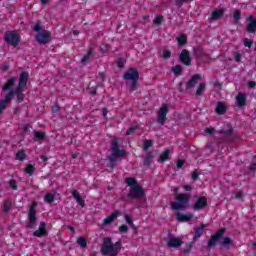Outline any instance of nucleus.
Wrapping results in <instances>:
<instances>
[{
    "label": "nucleus",
    "mask_w": 256,
    "mask_h": 256,
    "mask_svg": "<svg viewBox=\"0 0 256 256\" xmlns=\"http://www.w3.org/2000/svg\"><path fill=\"white\" fill-rule=\"evenodd\" d=\"M119 251H121V242L113 244V240L110 237L104 238L101 248L102 255L117 256L119 255Z\"/></svg>",
    "instance_id": "obj_1"
},
{
    "label": "nucleus",
    "mask_w": 256,
    "mask_h": 256,
    "mask_svg": "<svg viewBox=\"0 0 256 256\" xmlns=\"http://www.w3.org/2000/svg\"><path fill=\"white\" fill-rule=\"evenodd\" d=\"M29 79L28 72H22L19 77L18 86L15 88V91H12L13 95L17 99V103H23L25 101V94L23 93V88L27 87V81Z\"/></svg>",
    "instance_id": "obj_2"
},
{
    "label": "nucleus",
    "mask_w": 256,
    "mask_h": 256,
    "mask_svg": "<svg viewBox=\"0 0 256 256\" xmlns=\"http://www.w3.org/2000/svg\"><path fill=\"white\" fill-rule=\"evenodd\" d=\"M223 235H225V228H220L209 239L208 247H215V245H217V243H219V245H221V247H227V245H231V241H232L231 238H229V237L223 238Z\"/></svg>",
    "instance_id": "obj_3"
},
{
    "label": "nucleus",
    "mask_w": 256,
    "mask_h": 256,
    "mask_svg": "<svg viewBox=\"0 0 256 256\" xmlns=\"http://www.w3.org/2000/svg\"><path fill=\"white\" fill-rule=\"evenodd\" d=\"M176 202H171L170 207L174 211H185L189 207L191 194L180 193L175 197Z\"/></svg>",
    "instance_id": "obj_4"
},
{
    "label": "nucleus",
    "mask_w": 256,
    "mask_h": 256,
    "mask_svg": "<svg viewBox=\"0 0 256 256\" xmlns=\"http://www.w3.org/2000/svg\"><path fill=\"white\" fill-rule=\"evenodd\" d=\"M111 151L112 153L109 157V166L111 167V169H113L115 168V163H117V159L119 157H125V155H127V152L125 150L119 149V140L117 138L111 141Z\"/></svg>",
    "instance_id": "obj_5"
},
{
    "label": "nucleus",
    "mask_w": 256,
    "mask_h": 256,
    "mask_svg": "<svg viewBox=\"0 0 256 256\" xmlns=\"http://www.w3.org/2000/svg\"><path fill=\"white\" fill-rule=\"evenodd\" d=\"M37 205H39L37 201L32 202L30 205L27 222L28 229H33V225L37 223Z\"/></svg>",
    "instance_id": "obj_6"
},
{
    "label": "nucleus",
    "mask_w": 256,
    "mask_h": 256,
    "mask_svg": "<svg viewBox=\"0 0 256 256\" xmlns=\"http://www.w3.org/2000/svg\"><path fill=\"white\" fill-rule=\"evenodd\" d=\"M4 41L8 43V45H12V47H17L19 45V34L13 31H7L4 34Z\"/></svg>",
    "instance_id": "obj_7"
},
{
    "label": "nucleus",
    "mask_w": 256,
    "mask_h": 256,
    "mask_svg": "<svg viewBox=\"0 0 256 256\" xmlns=\"http://www.w3.org/2000/svg\"><path fill=\"white\" fill-rule=\"evenodd\" d=\"M128 197L130 199H143V197H145V190L139 185L133 186L128 192Z\"/></svg>",
    "instance_id": "obj_8"
},
{
    "label": "nucleus",
    "mask_w": 256,
    "mask_h": 256,
    "mask_svg": "<svg viewBox=\"0 0 256 256\" xmlns=\"http://www.w3.org/2000/svg\"><path fill=\"white\" fill-rule=\"evenodd\" d=\"M36 41L40 45H47L51 41V32L43 30L36 35Z\"/></svg>",
    "instance_id": "obj_9"
},
{
    "label": "nucleus",
    "mask_w": 256,
    "mask_h": 256,
    "mask_svg": "<svg viewBox=\"0 0 256 256\" xmlns=\"http://www.w3.org/2000/svg\"><path fill=\"white\" fill-rule=\"evenodd\" d=\"M167 113H169V106H167V104H162L158 111L157 123L165 125V121H167Z\"/></svg>",
    "instance_id": "obj_10"
},
{
    "label": "nucleus",
    "mask_w": 256,
    "mask_h": 256,
    "mask_svg": "<svg viewBox=\"0 0 256 256\" xmlns=\"http://www.w3.org/2000/svg\"><path fill=\"white\" fill-rule=\"evenodd\" d=\"M197 201L192 206L193 211H201V209H205L207 205V197L205 196H196Z\"/></svg>",
    "instance_id": "obj_11"
},
{
    "label": "nucleus",
    "mask_w": 256,
    "mask_h": 256,
    "mask_svg": "<svg viewBox=\"0 0 256 256\" xmlns=\"http://www.w3.org/2000/svg\"><path fill=\"white\" fill-rule=\"evenodd\" d=\"M228 129H221L219 130L220 135H224L225 138L223 139V141H233V139H235V134L233 132V127H231L230 124H227Z\"/></svg>",
    "instance_id": "obj_12"
},
{
    "label": "nucleus",
    "mask_w": 256,
    "mask_h": 256,
    "mask_svg": "<svg viewBox=\"0 0 256 256\" xmlns=\"http://www.w3.org/2000/svg\"><path fill=\"white\" fill-rule=\"evenodd\" d=\"M15 95L13 94V92H8L4 98L2 100H0V115L1 113H3V111H5V109H7V104L11 103V101H13V97Z\"/></svg>",
    "instance_id": "obj_13"
},
{
    "label": "nucleus",
    "mask_w": 256,
    "mask_h": 256,
    "mask_svg": "<svg viewBox=\"0 0 256 256\" xmlns=\"http://www.w3.org/2000/svg\"><path fill=\"white\" fill-rule=\"evenodd\" d=\"M124 79L126 81H139V71L135 68H130L125 74Z\"/></svg>",
    "instance_id": "obj_14"
},
{
    "label": "nucleus",
    "mask_w": 256,
    "mask_h": 256,
    "mask_svg": "<svg viewBox=\"0 0 256 256\" xmlns=\"http://www.w3.org/2000/svg\"><path fill=\"white\" fill-rule=\"evenodd\" d=\"M47 224L40 222L39 229L33 232L34 237H47Z\"/></svg>",
    "instance_id": "obj_15"
},
{
    "label": "nucleus",
    "mask_w": 256,
    "mask_h": 256,
    "mask_svg": "<svg viewBox=\"0 0 256 256\" xmlns=\"http://www.w3.org/2000/svg\"><path fill=\"white\" fill-rule=\"evenodd\" d=\"M180 61L183 65L189 66L191 65V55L187 50H182L180 53Z\"/></svg>",
    "instance_id": "obj_16"
},
{
    "label": "nucleus",
    "mask_w": 256,
    "mask_h": 256,
    "mask_svg": "<svg viewBox=\"0 0 256 256\" xmlns=\"http://www.w3.org/2000/svg\"><path fill=\"white\" fill-rule=\"evenodd\" d=\"M16 81H17V78L15 77H11L10 79H8L5 82V84L2 86V91H9L8 93H10V91H15V89L13 90V87Z\"/></svg>",
    "instance_id": "obj_17"
},
{
    "label": "nucleus",
    "mask_w": 256,
    "mask_h": 256,
    "mask_svg": "<svg viewBox=\"0 0 256 256\" xmlns=\"http://www.w3.org/2000/svg\"><path fill=\"white\" fill-rule=\"evenodd\" d=\"M176 219L180 222V223H185L187 221H191V219H193V214L188 213V214H183L181 212H176Z\"/></svg>",
    "instance_id": "obj_18"
},
{
    "label": "nucleus",
    "mask_w": 256,
    "mask_h": 256,
    "mask_svg": "<svg viewBox=\"0 0 256 256\" xmlns=\"http://www.w3.org/2000/svg\"><path fill=\"white\" fill-rule=\"evenodd\" d=\"M119 215H121V212H119V210H115L110 216L103 220V225H111V223L114 222Z\"/></svg>",
    "instance_id": "obj_19"
},
{
    "label": "nucleus",
    "mask_w": 256,
    "mask_h": 256,
    "mask_svg": "<svg viewBox=\"0 0 256 256\" xmlns=\"http://www.w3.org/2000/svg\"><path fill=\"white\" fill-rule=\"evenodd\" d=\"M168 247H181L183 245V240L181 238H175V237H170L167 242Z\"/></svg>",
    "instance_id": "obj_20"
},
{
    "label": "nucleus",
    "mask_w": 256,
    "mask_h": 256,
    "mask_svg": "<svg viewBox=\"0 0 256 256\" xmlns=\"http://www.w3.org/2000/svg\"><path fill=\"white\" fill-rule=\"evenodd\" d=\"M248 20L250 21L248 23V26L246 28L248 33H255L256 31V19L253 15L248 17Z\"/></svg>",
    "instance_id": "obj_21"
},
{
    "label": "nucleus",
    "mask_w": 256,
    "mask_h": 256,
    "mask_svg": "<svg viewBox=\"0 0 256 256\" xmlns=\"http://www.w3.org/2000/svg\"><path fill=\"white\" fill-rule=\"evenodd\" d=\"M199 79H201V74H194L188 81V84L186 86L187 89H193V87L197 85Z\"/></svg>",
    "instance_id": "obj_22"
},
{
    "label": "nucleus",
    "mask_w": 256,
    "mask_h": 256,
    "mask_svg": "<svg viewBox=\"0 0 256 256\" xmlns=\"http://www.w3.org/2000/svg\"><path fill=\"white\" fill-rule=\"evenodd\" d=\"M236 103L238 107H244L245 103H247V95L244 93H238L236 96Z\"/></svg>",
    "instance_id": "obj_23"
},
{
    "label": "nucleus",
    "mask_w": 256,
    "mask_h": 256,
    "mask_svg": "<svg viewBox=\"0 0 256 256\" xmlns=\"http://www.w3.org/2000/svg\"><path fill=\"white\" fill-rule=\"evenodd\" d=\"M72 195L74 197V199L76 200V202L78 203V205H80V207H85V201H83V198H81V194H79V191L74 190L72 192Z\"/></svg>",
    "instance_id": "obj_24"
},
{
    "label": "nucleus",
    "mask_w": 256,
    "mask_h": 256,
    "mask_svg": "<svg viewBox=\"0 0 256 256\" xmlns=\"http://www.w3.org/2000/svg\"><path fill=\"white\" fill-rule=\"evenodd\" d=\"M204 229H205V224H201L200 227L195 229L193 241H197L201 237V235H203Z\"/></svg>",
    "instance_id": "obj_25"
},
{
    "label": "nucleus",
    "mask_w": 256,
    "mask_h": 256,
    "mask_svg": "<svg viewBox=\"0 0 256 256\" xmlns=\"http://www.w3.org/2000/svg\"><path fill=\"white\" fill-rule=\"evenodd\" d=\"M153 161V153L149 152L145 155L143 165L144 167H150Z\"/></svg>",
    "instance_id": "obj_26"
},
{
    "label": "nucleus",
    "mask_w": 256,
    "mask_h": 256,
    "mask_svg": "<svg viewBox=\"0 0 256 256\" xmlns=\"http://www.w3.org/2000/svg\"><path fill=\"white\" fill-rule=\"evenodd\" d=\"M216 113H218V115H225V113H227V108H225V104H223V102H218L216 106Z\"/></svg>",
    "instance_id": "obj_27"
},
{
    "label": "nucleus",
    "mask_w": 256,
    "mask_h": 256,
    "mask_svg": "<svg viewBox=\"0 0 256 256\" xmlns=\"http://www.w3.org/2000/svg\"><path fill=\"white\" fill-rule=\"evenodd\" d=\"M93 51H95V48H90L85 54L81 60L82 65H85V63H88V61L91 59V55H93Z\"/></svg>",
    "instance_id": "obj_28"
},
{
    "label": "nucleus",
    "mask_w": 256,
    "mask_h": 256,
    "mask_svg": "<svg viewBox=\"0 0 256 256\" xmlns=\"http://www.w3.org/2000/svg\"><path fill=\"white\" fill-rule=\"evenodd\" d=\"M171 155V150L166 149L159 157L158 161L161 163H165V161H168L169 156Z\"/></svg>",
    "instance_id": "obj_29"
},
{
    "label": "nucleus",
    "mask_w": 256,
    "mask_h": 256,
    "mask_svg": "<svg viewBox=\"0 0 256 256\" xmlns=\"http://www.w3.org/2000/svg\"><path fill=\"white\" fill-rule=\"evenodd\" d=\"M125 183L132 189V187H137V179L135 177H128L125 179Z\"/></svg>",
    "instance_id": "obj_30"
},
{
    "label": "nucleus",
    "mask_w": 256,
    "mask_h": 256,
    "mask_svg": "<svg viewBox=\"0 0 256 256\" xmlns=\"http://www.w3.org/2000/svg\"><path fill=\"white\" fill-rule=\"evenodd\" d=\"M53 201H55V194H53V193H47V194L44 196V203L51 204V203H53Z\"/></svg>",
    "instance_id": "obj_31"
},
{
    "label": "nucleus",
    "mask_w": 256,
    "mask_h": 256,
    "mask_svg": "<svg viewBox=\"0 0 256 256\" xmlns=\"http://www.w3.org/2000/svg\"><path fill=\"white\" fill-rule=\"evenodd\" d=\"M27 158V154L25 153V150H20L16 153V159L18 161H25Z\"/></svg>",
    "instance_id": "obj_32"
},
{
    "label": "nucleus",
    "mask_w": 256,
    "mask_h": 256,
    "mask_svg": "<svg viewBox=\"0 0 256 256\" xmlns=\"http://www.w3.org/2000/svg\"><path fill=\"white\" fill-rule=\"evenodd\" d=\"M178 45L183 46L187 43V36L185 34H182L177 37Z\"/></svg>",
    "instance_id": "obj_33"
},
{
    "label": "nucleus",
    "mask_w": 256,
    "mask_h": 256,
    "mask_svg": "<svg viewBox=\"0 0 256 256\" xmlns=\"http://www.w3.org/2000/svg\"><path fill=\"white\" fill-rule=\"evenodd\" d=\"M11 207H13V203L11 202V200H6L3 206V211L4 213H8V211L11 209Z\"/></svg>",
    "instance_id": "obj_34"
},
{
    "label": "nucleus",
    "mask_w": 256,
    "mask_h": 256,
    "mask_svg": "<svg viewBox=\"0 0 256 256\" xmlns=\"http://www.w3.org/2000/svg\"><path fill=\"white\" fill-rule=\"evenodd\" d=\"M224 11L223 10H215L212 12V19L217 20L221 15H223Z\"/></svg>",
    "instance_id": "obj_35"
},
{
    "label": "nucleus",
    "mask_w": 256,
    "mask_h": 256,
    "mask_svg": "<svg viewBox=\"0 0 256 256\" xmlns=\"http://www.w3.org/2000/svg\"><path fill=\"white\" fill-rule=\"evenodd\" d=\"M34 139H37V140L45 139V133L42 131H34Z\"/></svg>",
    "instance_id": "obj_36"
},
{
    "label": "nucleus",
    "mask_w": 256,
    "mask_h": 256,
    "mask_svg": "<svg viewBox=\"0 0 256 256\" xmlns=\"http://www.w3.org/2000/svg\"><path fill=\"white\" fill-rule=\"evenodd\" d=\"M203 91H205V83H200L196 90V95L197 96L203 95Z\"/></svg>",
    "instance_id": "obj_37"
},
{
    "label": "nucleus",
    "mask_w": 256,
    "mask_h": 256,
    "mask_svg": "<svg viewBox=\"0 0 256 256\" xmlns=\"http://www.w3.org/2000/svg\"><path fill=\"white\" fill-rule=\"evenodd\" d=\"M174 75H181V73H183V67H181V65H176L173 69H172Z\"/></svg>",
    "instance_id": "obj_38"
},
{
    "label": "nucleus",
    "mask_w": 256,
    "mask_h": 256,
    "mask_svg": "<svg viewBox=\"0 0 256 256\" xmlns=\"http://www.w3.org/2000/svg\"><path fill=\"white\" fill-rule=\"evenodd\" d=\"M25 171L28 175H30V177H32V175L35 173V167L30 164L25 168Z\"/></svg>",
    "instance_id": "obj_39"
},
{
    "label": "nucleus",
    "mask_w": 256,
    "mask_h": 256,
    "mask_svg": "<svg viewBox=\"0 0 256 256\" xmlns=\"http://www.w3.org/2000/svg\"><path fill=\"white\" fill-rule=\"evenodd\" d=\"M152 146H153V140H145L143 149H144V151H147Z\"/></svg>",
    "instance_id": "obj_40"
},
{
    "label": "nucleus",
    "mask_w": 256,
    "mask_h": 256,
    "mask_svg": "<svg viewBox=\"0 0 256 256\" xmlns=\"http://www.w3.org/2000/svg\"><path fill=\"white\" fill-rule=\"evenodd\" d=\"M77 243L79 246H81L82 248L87 247V240L85 238H78L77 239Z\"/></svg>",
    "instance_id": "obj_41"
},
{
    "label": "nucleus",
    "mask_w": 256,
    "mask_h": 256,
    "mask_svg": "<svg viewBox=\"0 0 256 256\" xmlns=\"http://www.w3.org/2000/svg\"><path fill=\"white\" fill-rule=\"evenodd\" d=\"M163 19H164L163 15L156 16L154 19V24L161 25V23H163Z\"/></svg>",
    "instance_id": "obj_42"
},
{
    "label": "nucleus",
    "mask_w": 256,
    "mask_h": 256,
    "mask_svg": "<svg viewBox=\"0 0 256 256\" xmlns=\"http://www.w3.org/2000/svg\"><path fill=\"white\" fill-rule=\"evenodd\" d=\"M8 183L10 188L13 189V191H17V180L11 179Z\"/></svg>",
    "instance_id": "obj_43"
},
{
    "label": "nucleus",
    "mask_w": 256,
    "mask_h": 256,
    "mask_svg": "<svg viewBox=\"0 0 256 256\" xmlns=\"http://www.w3.org/2000/svg\"><path fill=\"white\" fill-rule=\"evenodd\" d=\"M240 19H241V12L239 10H236L234 12V21H235V23H239Z\"/></svg>",
    "instance_id": "obj_44"
},
{
    "label": "nucleus",
    "mask_w": 256,
    "mask_h": 256,
    "mask_svg": "<svg viewBox=\"0 0 256 256\" xmlns=\"http://www.w3.org/2000/svg\"><path fill=\"white\" fill-rule=\"evenodd\" d=\"M252 46H253V41L248 39V38H246L244 40V47H249V49H251Z\"/></svg>",
    "instance_id": "obj_45"
},
{
    "label": "nucleus",
    "mask_w": 256,
    "mask_h": 256,
    "mask_svg": "<svg viewBox=\"0 0 256 256\" xmlns=\"http://www.w3.org/2000/svg\"><path fill=\"white\" fill-rule=\"evenodd\" d=\"M163 59H170L171 58V51L169 50H163Z\"/></svg>",
    "instance_id": "obj_46"
},
{
    "label": "nucleus",
    "mask_w": 256,
    "mask_h": 256,
    "mask_svg": "<svg viewBox=\"0 0 256 256\" xmlns=\"http://www.w3.org/2000/svg\"><path fill=\"white\" fill-rule=\"evenodd\" d=\"M135 131H137V126L130 127V128L126 131V135H133V133H135Z\"/></svg>",
    "instance_id": "obj_47"
},
{
    "label": "nucleus",
    "mask_w": 256,
    "mask_h": 256,
    "mask_svg": "<svg viewBox=\"0 0 256 256\" xmlns=\"http://www.w3.org/2000/svg\"><path fill=\"white\" fill-rule=\"evenodd\" d=\"M187 1L189 0H176L175 3L177 7H183V4L187 3Z\"/></svg>",
    "instance_id": "obj_48"
},
{
    "label": "nucleus",
    "mask_w": 256,
    "mask_h": 256,
    "mask_svg": "<svg viewBox=\"0 0 256 256\" xmlns=\"http://www.w3.org/2000/svg\"><path fill=\"white\" fill-rule=\"evenodd\" d=\"M137 81L138 80H132L131 91H137Z\"/></svg>",
    "instance_id": "obj_49"
},
{
    "label": "nucleus",
    "mask_w": 256,
    "mask_h": 256,
    "mask_svg": "<svg viewBox=\"0 0 256 256\" xmlns=\"http://www.w3.org/2000/svg\"><path fill=\"white\" fill-rule=\"evenodd\" d=\"M183 165H185V160L180 159V160L177 161L176 167L178 169H181V167H183Z\"/></svg>",
    "instance_id": "obj_50"
},
{
    "label": "nucleus",
    "mask_w": 256,
    "mask_h": 256,
    "mask_svg": "<svg viewBox=\"0 0 256 256\" xmlns=\"http://www.w3.org/2000/svg\"><path fill=\"white\" fill-rule=\"evenodd\" d=\"M192 179H194V181H197V179H199V172H197V170H194L192 172Z\"/></svg>",
    "instance_id": "obj_51"
},
{
    "label": "nucleus",
    "mask_w": 256,
    "mask_h": 256,
    "mask_svg": "<svg viewBox=\"0 0 256 256\" xmlns=\"http://www.w3.org/2000/svg\"><path fill=\"white\" fill-rule=\"evenodd\" d=\"M205 133H207L208 135H213V133H215V129L214 128H206Z\"/></svg>",
    "instance_id": "obj_52"
},
{
    "label": "nucleus",
    "mask_w": 256,
    "mask_h": 256,
    "mask_svg": "<svg viewBox=\"0 0 256 256\" xmlns=\"http://www.w3.org/2000/svg\"><path fill=\"white\" fill-rule=\"evenodd\" d=\"M129 227H127V225H122L119 227V231H121L122 233H125L126 231H128Z\"/></svg>",
    "instance_id": "obj_53"
},
{
    "label": "nucleus",
    "mask_w": 256,
    "mask_h": 256,
    "mask_svg": "<svg viewBox=\"0 0 256 256\" xmlns=\"http://www.w3.org/2000/svg\"><path fill=\"white\" fill-rule=\"evenodd\" d=\"M184 191H193V186L185 184L183 186Z\"/></svg>",
    "instance_id": "obj_54"
},
{
    "label": "nucleus",
    "mask_w": 256,
    "mask_h": 256,
    "mask_svg": "<svg viewBox=\"0 0 256 256\" xmlns=\"http://www.w3.org/2000/svg\"><path fill=\"white\" fill-rule=\"evenodd\" d=\"M125 221H126V223H128V225L133 222V220L131 219V216H129V215L125 216Z\"/></svg>",
    "instance_id": "obj_55"
},
{
    "label": "nucleus",
    "mask_w": 256,
    "mask_h": 256,
    "mask_svg": "<svg viewBox=\"0 0 256 256\" xmlns=\"http://www.w3.org/2000/svg\"><path fill=\"white\" fill-rule=\"evenodd\" d=\"M235 62L240 63L241 62V54H236L235 55Z\"/></svg>",
    "instance_id": "obj_56"
},
{
    "label": "nucleus",
    "mask_w": 256,
    "mask_h": 256,
    "mask_svg": "<svg viewBox=\"0 0 256 256\" xmlns=\"http://www.w3.org/2000/svg\"><path fill=\"white\" fill-rule=\"evenodd\" d=\"M255 86H256L255 81H250V82L248 83V87H250V89H253V87H255Z\"/></svg>",
    "instance_id": "obj_57"
},
{
    "label": "nucleus",
    "mask_w": 256,
    "mask_h": 256,
    "mask_svg": "<svg viewBox=\"0 0 256 256\" xmlns=\"http://www.w3.org/2000/svg\"><path fill=\"white\" fill-rule=\"evenodd\" d=\"M34 31H37V32L41 31V25L36 24V25L34 26Z\"/></svg>",
    "instance_id": "obj_58"
},
{
    "label": "nucleus",
    "mask_w": 256,
    "mask_h": 256,
    "mask_svg": "<svg viewBox=\"0 0 256 256\" xmlns=\"http://www.w3.org/2000/svg\"><path fill=\"white\" fill-rule=\"evenodd\" d=\"M242 197H243V193H241V192H238L235 195V199H241Z\"/></svg>",
    "instance_id": "obj_59"
},
{
    "label": "nucleus",
    "mask_w": 256,
    "mask_h": 256,
    "mask_svg": "<svg viewBox=\"0 0 256 256\" xmlns=\"http://www.w3.org/2000/svg\"><path fill=\"white\" fill-rule=\"evenodd\" d=\"M250 171H256V163L250 165Z\"/></svg>",
    "instance_id": "obj_60"
},
{
    "label": "nucleus",
    "mask_w": 256,
    "mask_h": 256,
    "mask_svg": "<svg viewBox=\"0 0 256 256\" xmlns=\"http://www.w3.org/2000/svg\"><path fill=\"white\" fill-rule=\"evenodd\" d=\"M107 113H108L107 109L103 108V109H102V115H103V117H107Z\"/></svg>",
    "instance_id": "obj_61"
},
{
    "label": "nucleus",
    "mask_w": 256,
    "mask_h": 256,
    "mask_svg": "<svg viewBox=\"0 0 256 256\" xmlns=\"http://www.w3.org/2000/svg\"><path fill=\"white\" fill-rule=\"evenodd\" d=\"M52 111L54 112V113H57V111H59V106H54V107H52Z\"/></svg>",
    "instance_id": "obj_62"
},
{
    "label": "nucleus",
    "mask_w": 256,
    "mask_h": 256,
    "mask_svg": "<svg viewBox=\"0 0 256 256\" xmlns=\"http://www.w3.org/2000/svg\"><path fill=\"white\" fill-rule=\"evenodd\" d=\"M189 251H191V245L187 246V247L184 249V253H189Z\"/></svg>",
    "instance_id": "obj_63"
},
{
    "label": "nucleus",
    "mask_w": 256,
    "mask_h": 256,
    "mask_svg": "<svg viewBox=\"0 0 256 256\" xmlns=\"http://www.w3.org/2000/svg\"><path fill=\"white\" fill-rule=\"evenodd\" d=\"M41 159L45 162V161H49V158L45 155H42L41 156Z\"/></svg>",
    "instance_id": "obj_64"
}]
</instances>
